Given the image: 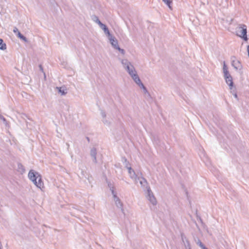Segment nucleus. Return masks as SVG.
<instances>
[{
    "instance_id": "f257e3e1",
    "label": "nucleus",
    "mask_w": 249,
    "mask_h": 249,
    "mask_svg": "<svg viewBox=\"0 0 249 249\" xmlns=\"http://www.w3.org/2000/svg\"><path fill=\"white\" fill-rule=\"evenodd\" d=\"M28 177L37 188L42 189L44 187L41 176L38 173L31 170L28 173Z\"/></svg>"
},
{
    "instance_id": "f03ea898",
    "label": "nucleus",
    "mask_w": 249,
    "mask_h": 249,
    "mask_svg": "<svg viewBox=\"0 0 249 249\" xmlns=\"http://www.w3.org/2000/svg\"><path fill=\"white\" fill-rule=\"evenodd\" d=\"M236 35L243 38L245 41H247L248 38L247 36V26L243 24H240L235 29Z\"/></svg>"
},
{
    "instance_id": "7ed1b4c3",
    "label": "nucleus",
    "mask_w": 249,
    "mask_h": 249,
    "mask_svg": "<svg viewBox=\"0 0 249 249\" xmlns=\"http://www.w3.org/2000/svg\"><path fill=\"white\" fill-rule=\"evenodd\" d=\"M109 187H110V189L111 191L112 194L113 195V199L115 202L116 206L121 209L122 212L124 213V210L123 208V203L121 201L119 198L117 196L116 193L115 192L113 188L111 187V184H108Z\"/></svg>"
},
{
    "instance_id": "20e7f679",
    "label": "nucleus",
    "mask_w": 249,
    "mask_h": 249,
    "mask_svg": "<svg viewBox=\"0 0 249 249\" xmlns=\"http://www.w3.org/2000/svg\"><path fill=\"white\" fill-rule=\"evenodd\" d=\"M125 167L128 170V173L130 178L135 180L136 182L137 181V178L140 176L139 174L137 175L135 172L132 169L130 166H128L129 163L127 161L126 159H124Z\"/></svg>"
},
{
    "instance_id": "39448f33",
    "label": "nucleus",
    "mask_w": 249,
    "mask_h": 249,
    "mask_svg": "<svg viewBox=\"0 0 249 249\" xmlns=\"http://www.w3.org/2000/svg\"><path fill=\"white\" fill-rule=\"evenodd\" d=\"M146 198L150 201L151 204L153 205H155L157 204V200L154 196L153 193L150 189V188H148V190H146Z\"/></svg>"
},
{
    "instance_id": "423d86ee",
    "label": "nucleus",
    "mask_w": 249,
    "mask_h": 249,
    "mask_svg": "<svg viewBox=\"0 0 249 249\" xmlns=\"http://www.w3.org/2000/svg\"><path fill=\"white\" fill-rule=\"evenodd\" d=\"M124 68L127 72L130 71L131 67H134L133 65L126 59H123L121 61Z\"/></svg>"
},
{
    "instance_id": "0eeeda50",
    "label": "nucleus",
    "mask_w": 249,
    "mask_h": 249,
    "mask_svg": "<svg viewBox=\"0 0 249 249\" xmlns=\"http://www.w3.org/2000/svg\"><path fill=\"white\" fill-rule=\"evenodd\" d=\"M137 180L139 181L141 187L143 189L147 190L148 188H150V187L148 186L147 180L142 176V173H141L140 175L137 178Z\"/></svg>"
},
{
    "instance_id": "6e6552de",
    "label": "nucleus",
    "mask_w": 249,
    "mask_h": 249,
    "mask_svg": "<svg viewBox=\"0 0 249 249\" xmlns=\"http://www.w3.org/2000/svg\"><path fill=\"white\" fill-rule=\"evenodd\" d=\"M231 65L236 70H240L242 67L240 61L236 60L235 57H231Z\"/></svg>"
},
{
    "instance_id": "1a4fd4ad",
    "label": "nucleus",
    "mask_w": 249,
    "mask_h": 249,
    "mask_svg": "<svg viewBox=\"0 0 249 249\" xmlns=\"http://www.w3.org/2000/svg\"><path fill=\"white\" fill-rule=\"evenodd\" d=\"M107 37L112 47L114 49L117 48L119 46V45L118 41L116 39V38L111 35H110Z\"/></svg>"
},
{
    "instance_id": "9d476101",
    "label": "nucleus",
    "mask_w": 249,
    "mask_h": 249,
    "mask_svg": "<svg viewBox=\"0 0 249 249\" xmlns=\"http://www.w3.org/2000/svg\"><path fill=\"white\" fill-rule=\"evenodd\" d=\"M224 76L226 83L229 86L230 89H231L233 86L232 78L231 76L230 73L227 75H224Z\"/></svg>"
},
{
    "instance_id": "9b49d317",
    "label": "nucleus",
    "mask_w": 249,
    "mask_h": 249,
    "mask_svg": "<svg viewBox=\"0 0 249 249\" xmlns=\"http://www.w3.org/2000/svg\"><path fill=\"white\" fill-rule=\"evenodd\" d=\"M99 26L104 31V33L107 36H109L110 35H111L108 30V29L107 28V26L106 25L102 23Z\"/></svg>"
},
{
    "instance_id": "f8f14e48",
    "label": "nucleus",
    "mask_w": 249,
    "mask_h": 249,
    "mask_svg": "<svg viewBox=\"0 0 249 249\" xmlns=\"http://www.w3.org/2000/svg\"><path fill=\"white\" fill-rule=\"evenodd\" d=\"M96 154L97 152L96 149L94 148H92L90 150V155L93 158V160L95 162H96Z\"/></svg>"
},
{
    "instance_id": "ddd939ff",
    "label": "nucleus",
    "mask_w": 249,
    "mask_h": 249,
    "mask_svg": "<svg viewBox=\"0 0 249 249\" xmlns=\"http://www.w3.org/2000/svg\"><path fill=\"white\" fill-rule=\"evenodd\" d=\"M56 89H58V91L62 95H64L67 93L66 89H62V87H56Z\"/></svg>"
},
{
    "instance_id": "4468645a",
    "label": "nucleus",
    "mask_w": 249,
    "mask_h": 249,
    "mask_svg": "<svg viewBox=\"0 0 249 249\" xmlns=\"http://www.w3.org/2000/svg\"><path fill=\"white\" fill-rule=\"evenodd\" d=\"M131 77L137 84L140 82L141 80L137 73Z\"/></svg>"
},
{
    "instance_id": "2eb2a0df",
    "label": "nucleus",
    "mask_w": 249,
    "mask_h": 249,
    "mask_svg": "<svg viewBox=\"0 0 249 249\" xmlns=\"http://www.w3.org/2000/svg\"><path fill=\"white\" fill-rule=\"evenodd\" d=\"M6 49V45L3 43V40L0 38V49L1 50H4Z\"/></svg>"
},
{
    "instance_id": "dca6fc26",
    "label": "nucleus",
    "mask_w": 249,
    "mask_h": 249,
    "mask_svg": "<svg viewBox=\"0 0 249 249\" xmlns=\"http://www.w3.org/2000/svg\"><path fill=\"white\" fill-rule=\"evenodd\" d=\"M17 36L18 37H19L20 39L22 40L25 42H28V40L26 38V37L23 36L20 32H18Z\"/></svg>"
},
{
    "instance_id": "f3484780",
    "label": "nucleus",
    "mask_w": 249,
    "mask_h": 249,
    "mask_svg": "<svg viewBox=\"0 0 249 249\" xmlns=\"http://www.w3.org/2000/svg\"><path fill=\"white\" fill-rule=\"evenodd\" d=\"M92 19L99 26L102 24V23L99 19L96 16H93L92 18Z\"/></svg>"
},
{
    "instance_id": "a211bd4d",
    "label": "nucleus",
    "mask_w": 249,
    "mask_h": 249,
    "mask_svg": "<svg viewBox=\"0 0 249 249\" xmlns=\"http://www.w3.org/2000/svg\"><path fill=\"white\" fill-rule=\"evenodd\" d=\"M18 171L20 172L21 173H23L25 171V169L24 168V166L21 164L18 163Z\"/></svg>"
},
{
    "instance_id": "6ab92c4d",
    "label": "nucleus",
    "mask_w": 249,
    "mask_h": 249,
    "mask_svg": "<svg viewBox=\"0 0 249 249\" xmlns=\"http://www.w3.org/2000/svg\"><path fill=\"white\" fill-rule=\"evenodd\" d=\"M223 70L224 75H228V74H229V72L228 70V68H227L225 62H224Z\"/></svg>"
},
{
    "instance_id": "aec40b11",
    "label": "nucleus",
    "mask_w": 249,
    "mask_h": 249,
    "mask_svg": "<svg viewBox=\"0 0 249 249\" xmlns=\"http://www.w3.org/2000/svg\"><path fill=\"white\" fill-rule=\"evenodd\" d=\"M101 115L103 117V123L105 124H109L108 122H107V120H106L105 119V118H106V113L104 111H102L101 112Z\"/></svg>"
},
{
    "instance_id": "412c9836",
    "label": "nucleus",
    "mask_w": 249,
    "mask_h": 249,
    "mask_svg": "<svg viewBox=\"0 0 249 249\" xmlns=\"http://www.w3.org/2000/svg\"><path fill=\"white\" fill-rule=\"evenodd\" d=\"M128 73L131 76L137 73V72L134 67H131V70Z\"/></svg>"
},
{
    "instance_id": "4be33fe9",
    "label": "nucleus",
    "mask_w": 249,
    "mask_h": 249,
    "mask_svg": "<svg viewBox=\"0 0 249 249\" xmlns=\"http://www.w3.org/2000/svg\"><path fill=\"white\" fill-rule=\"evenodd\" d=\"M168 6L170 9H171V4L172 2V0H162Z\"/></svg>"
},
{
    "instance_id": "5701e85b",
    "label": "nucleus",
    "mask_w": 249,
    "mask_h": 249,
    "mask_svg": "<svg viewBox=\"0 0 249 249\" xmlns=\"http://www.w3.org/2000/svg\"><path fill=\"white\" fill-rule=\"evenodd\" d=\"M115 49L118 50L122 54H124L125 51L124 49H121L119 46H118Z\"/></svg>"
},
{
    "instance_id": "b1692460",
    "label": "nucleus",
    "mask_w": 249,
    "mask_h": 249,
    "mask_svg": "<svg viewBox=\"0 0 249 249\" xmlns=\"http://www.w3.org/2000/svg\"><path fill=\"white\" fill-rule=\"evenodd\" d=\"M137 85L140 87V88L142 89L145 88L143 84L142 83L141 81L140 83H138Z\"/></svg>"
},
{
    "instance_id": "393cba45",
    "label": "nucleus",
    "mask_w": 249,
    "mask_h": 249,
    "mask_svg": "<svg viewBox=\"0 0 249 249\" xmlns=\"http://www.w3.org/2000/svg\"><path fill=\"white\" fill-rule=\"evenodd\" d=\"M13 32L17 35L18 34V32H19L18 31V29L17 27H15L13 29Z\"/></svg>"
},
{
    "instance_id": "a878e982",
    "label": "nucleus",
    "mask_w": 249,
    "mask_h": 249,
    "mask_svg": "<svg viewBox=\"0 0 249 249\" xmlns=\"http://www.w3.org/2000/svg\"><path fill=\"white\" fill-rule=\"evenodd\" d=\"M197 244L199 246V247L201 248L202 246H204V245L202 243V242L200 241V240H198L197 242H196Z\"/></svg>"
},
{
    "instance_id": "bb28decb",
    "label": "nucleus",
    "mask_w": 249,
    "mask_h": 249,
    "mask_svg": "<svg viewBox=\"0 0 249 249\" xmlns=\"http://www.w3.org/2000/svg\"><path fill=\"white\" fill-rule=\"evenodd\" d=\"M143 92L144 94H147L148 96L150 95L149 93L148 92L146 88H144V89H143Z\"/></svg>"
},
{
    "instance_id": "cd10ccee",
    "label": "nucleus",
    "mask_w": 249,
    "mask_h": 249,
    "mask_svg": "<svg viewBox=\"0 0 249 249\" xmlns=\"http://www.w3.org/2000/svg\"><path fill=\"white\" fill-rule=\"evenodd\" d=\"M39 69H40V71H43V68H42V66L41 65H39Z\"/></svg>"
},
{
    "instance_id": "c85d7f7f",
    "label": "nucleus",
    "mask_w": 249,
    "mask_h": 249,
    "mask_svg": "<svg viewBox=\"0 0 249 249\" xmlns=\"http://www.w3.org/2000/svg\"><path fill=\"white\" fill-rule=\"evenodd\" d=\"M202 249H208L206 247H205L204 246L201 247Z\"/></svg>"
},
{
    "instance_id": "c756f323",
    "label": "nucleus",
    "mask_w": 249,
    "mask_h": 249,
    "mask_svg": "<svg viewBox=\"0 0 249 249\" xmlns=\"http://www.w3.org/2000/svg\"><path fill=\"white\" fill-rule=\"evenodd\" d=\"M2 249V244H1V242L0 241V249Z\"/></svg>"
},
{
    "instance_id": "7c9ffc66",
    "label": "nucleus",
    "mask_w": 249,
    "mask_h": 249,
    "mask_svg": "<svg viewBox=\"0 0 249 249\" xmlns=\"http://www.w3.org/2000/svg\"><path fill=\"white\" fill-rule=\"evenodd\" d=\"M2 119L3 121H5V119L4 118L2 117Z\"/></svg>"
},
{
    "instance_id": "2f4dec72",
    "label": "nucleus",
    "mask_w": 249,
    "mask_h": 249,
    "mask_svg": "<svg viewBox=\"0 0 249 249\" xmlns=\"http://www.w3.org/2000/svg\"><path fill=\"white\" fill-rule=\"evenodd\" d=\"M234 97H235V98H237V94H234Z\"/></svg>"
},
{
    "instance_id": "473e14b6",
    "label": "nucleus",
    "mask_w": 249,
    "mask_h": 249,
    "mask_svg": "<svg viewBox=\"0 0 249 249\" xmlns=\"http://www.w3.org/2000/svg\"><path fill=\"white\" fill-rule=\"evenodd\" d=\"M189 249H191L190 248H189Z\"/></svg>"
}]
</instances>
